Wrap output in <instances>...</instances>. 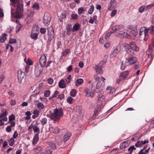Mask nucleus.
<instances>
[{"instance_id":"nucleus-40","label":"nucleus","mask_w":154,"mask_h":154,"mask_svg":"<svg viewBox=\"0 0 154 154\" xmlns=\"http://www.w3.org/2000/svg\"><path fill=\"white\" fill-rule=\"evenodd\" d=\"M48 143V144L53 149H55L56 148V145L54 143L52 142H49Z\"/></svg>"},{"instance_id":"nucleus-57","label":"nucleus","mask_w":154,"mask_h":154,"mask_svg":"<svg viewBox=\"0 0 154 154\" xmlns=\"http://www.w3.org/2000/svg\"><path fill=\"white\" fill-rule=\"evenodd\" d=\"M111 33H112L111 32H107L105 35V38L107 39L110 35Z\"/></svg>"},{"instance_id":"nucleus-36","label":"nucleus","mask_w":154,"mask_h":154,"mask_svg":"<svg viewBox=\"0 0 154 154\" xmlns=\"http://www.w3.org/2000/svg\"><path fill=\"white\" fill-rule=\"evenodd\" d=\"M38 134H36L35 135L33 139V144H36L38 140Z\"/></svg>"},{"instance_id":"nucleus-4","label":"nucleus","mask_w":154,"mask_h":154,"mask_svg":"<svg viewBox=\"0 0 154 154\" xmlns=\"http://www.w3.org/2000/svg\"><path fill=\"white\" fill-rule=\"evenodd\" d=\"M105 99V96L103 95V93L101 92H99L98 94V102L97 104L99 105V107L98 110L97 109V112L99 111L100 112L101 108L103 103L102 102L104 101Z\"/></svg>"},{"instance_id":"nucleus-25","label":"nucleus","mask_w":154,"mask_h":154,"mask_svg":"<svg viewBox=\"0 0 154 154\" xmlns=\"http://www.w3.org/2000/svg\"><path fill=\"white\" fill-rule=\"evenodd\" d=\"M59 86L60 88H64L66 87L65 82L62 79L59 83Z\"/></svg>"},{"instance_id":"nucleus-34","label":"nucleus","mask_w":154,"mask_h":154,"mask_svg":"<svg viewBox=\"0 0 154 154\" xmlns=\"http://www.w3.org/2000/svg\"><path fill=\"white\" fill-rule=\"evenodd\" d=\"M136 149V148L134 147V146H130L128 149V151L129 152V154H131L133 150Z\"/></svg>"},{"instance_id":"nucleus-33","label":"nucleus","mask_w":154,"mask_h":154,"mask_svg":"<svg viewBox=\"0 0 154 154\" xmlns=\"http://www.w3.org/2000/svg\"><path fill=\"white\" fill-rule=\"evenodd\" d=\"M42 148L40 147H37L33 149L34 151L36 154L38 153L39 152L42 151Z\"/></svg>"},{"instance_id":"nucleus-28","label":"nucleus","mask_w":154,"mask_h":154,"mask_svg":"<svg viewBox=\"0 0 154 154\" xmlns=\"http://www.w3.org/2000/svg\"><path fill=\"white\" fill-rule=\"evenodd\" d=\"M80 27V26L79 23L75 24L73 27L72 31L74 32L78 30Z\"/></svg>"},{"instance_id":"nucleus-13","label":"nucleus","mask_w":154,"mask_h":154,"mask_svg":"<svg viewBox=\"0 0 154 154\" xmlns=\"http://www.w3.org/2000/svg\"><path fill=\"white\" fill-rule=\"evenodd\" d=\"M94 84H92V87L91 88V91L92 92L90 93L88 92V88H86L85 89V91L86 93V96L87 97L90 96L91 97H92L94 96V91L95 88H93V86Z\"/></svg>"},{"instance_id":"nucleus-11","label":"nucleus","mask_w":154,"mask_h":154,"mask_svg":"<svg viewBox=\"0 0 154 154\" xmlns=\"http://www.w3.org/2000/svg\"><path fill=\"white\" fill-rule=\"evenodd\" d=\"M124 46L128 54L131 56H133L134 55V51L130 48V46H129V44L125 43Z\"/></svg>"},{"instance_id":"nucleus-53","label":"nucleus","mask_w":154,"mask_h":154,"mask_svg":"<svg viewBox=\"0 0 154 154\" xmlns=\"http://www.w3.org/2000/svg\"><path fill=\"white\" fill-rule=\"evenodd\" d=\"M71 79V75H69L67 77L66 81L67 82V83H70V81Z\"/></svg>"},{"instance_id":"nucleus-45","label":"nucleus","mask_w":154,"mask_h":154,"mask_svg":"<svg viewBox=\"0 0 154 154\" xmlns=\"http://www.w3.org/2000/svg\"><path fill=\"white\" fill-rule=\"evenodd\" d=\"M33 129L35 132L38 133L39 132V128L37 126L34 125Z\"/></svg>"},{"instance_id":"nucleus-3","label":"nucleus","mask_w":154,"mask_h":154,"mask_svg":"<svg viewBox=\"0 0 154 154\" xmlns=\"http://www.w3.org/2000/svg\"><path fill=\"white\" fill-rule=\"evenodd\" d=\"M149 27L148 29L145 27H142L140 29V35L144 37V39L146 41L149 37L148 33L150 34H152V32L151 33V30H149Z\"/></svg>"},{"instance_id":"nucleus-23","label":"nucleus","mask_w":154,"mask_h":154,"mask_svg":"<svg viewBox=\"0 0 154 154\" xmlns=\"http://www.w3.org/2000/svg\"><path fill=\"white\" fill-rule=\"evenodd\" d=\"M66 29L67 30V34L68 35H69L72 29V28L71 24H67L66 26Z\"/></svg>"},{"instance_id":"nucleus-56","label":"nucleus","mask_w":154,"mask_h":154,"mask_svg":"<svg viewBox=\"0 0 154 154\" xmlns=\"http://www.w3.org/2000/svg\"><path fill=\"white\" fill-rule=\"evenodd\" d=\"M144 11H145V7L143 6H141L139 8V11L140 13L143 12Z\"/></svg>"},{"instance_id":"nucleus-12","label":"nucleus","mask_w":154,"mask_h":154,"mask_svg":"<svg viewBox=\"0 0 154 154\" xmlns=\"http://www.w3.org/2000/svg\"><path fill=\"white\" fill-rule=\"evenodd\" d=\"M124 26L122 24L117 25L114 26L110 30V32L113 33L116 31L119 30L120 29H123Z\"/></svg>"},{"instance_id":"nucleus-29","label":"nucleus","mask_w":154,"mask_h":154,"mask_svg":"<svg viewBox=\"0 0 154 154\" xmlns=\"http://www.w3.org/2000/svg\"><path fill=\"white\" fill-rule=\"evenodd\" d=\"M7 35L6 34H3L0 37V42H4L6 40Z\"/></svg>"},{"instance_id":"nucleus-14","label":"nucleus","mask_w":154,"mask_h":154,"mask_svg":"<svg viewBox=\"0 0 154 154\" xmlns=\"http://www.w3.org/2000/svg\"><path fill=\"white\" fill-rule=\"evenodd\" d=\"M46 61V57L44 55L42 56L39 60L40 64L42 67H43L45 65Z\"/></svg>"},{"instance_id":"nucleus-64","label":"nucleus","mask_w":154,"mask_h":154,"mask_svg":"<svg viewBox=\"0 0 154 154\" xmlns=\"http://www.w3.org/2000/svg\"><path fill=\"white\" fill-rule=\"evenodd\" d=\"M72 18L73 19H76L78 17L77 14H73L72 15Z\"/></svg>"},{"instance_id":"nucleus-1","label":"nucleus","mask_w":154,"mask_h":154,"mask_svg":"<svg viewBox=\"0 0 154 154\" xmlns=\"http://www.w3.org/2000/svg\"><path fill=\"white\" fill-rule=\"evenodd\" d=\"M12 6L14 7H16V11L15 13H14L12 10L11 13L13 16L17 18H20L21 14L23 11V5L22 0H10Z\"/></svg>"},{"instance_id":"nucleus-27","label":"nucleus","mask_w":154,"mask_h":154,"mask_svg":"<svg viewBox=\"0 0 154 154\" xmlns=\"http://www.w3.org/2000/svg\"><path fill=\"white\" fill-rule=\"evenodd\" d=\"M129 145L128 143L126 141H124L121 143L120 146V148L123 149L128 146Z\"/></svg>"},{"instance_id":"nucleus-58","label":"nucleus","mask_w":154,"mask_h":154,"mask_svg":"<svg viewBox=\"0 0 154 154\" xmlns=\"http://www.w3.org/2000/svg\"><path fill=\"white\" fill-rule=\"evenodd\" d=\"M46 29L45 28H41L40 29V32L42 34H44L46 32Z\"/></svg>"},{"instance_id":"nucleus-49","label":"nucleus","mask_w":154,"mask_h":154,"mask_svg":"<svg viewBox=\"0 0 154 154\" xmlns=\"http://www.w3.org/2000/svg\"><path fill=\"white\" fill-rule=\"evenodd\" d=\"M84 11V9L83 8L81 7L79 8L78 9V12L79 14H81L82 12Z\"/></svg>"},{"instance_id":"nucleus-50","label":"nucleus","mask_w":154,"mask_h":154,"mask_svg":"<svg viewBox=\"0 0 154 154\" xmlns=\"http://www.w3.org/2000/svg\"><path fill=\"white\" fill-rule=\"evenodd\" d=\"M16 40L15 39L12 38L10 39L9 42V43L10 44H12L13 43H16Z\"/></svg>"},{"instance_id":"nucleus-19","label":"nucleus","mask_w":154,"mask_h":154,"mask_svg":"<svg viewBox=\"0 0 154 154\" xmlns=\"http://www.w3.org/2000/svg\"><path fill=\"white\" fill-rule=\"evenodd\" d=\"M148 140H146L143 141H139L135 144V146L137 147H140L143 145H144L146 143H148Z\"/></svg>"},{"instance_id":"nucleus-26","label":"nucleus","mask_w":154,"mask_h":154,"mask_svg":"<svg viewBox=\"0 0 154 154\" xmlns=\"http://www.w3.org/2000/svg\"><path fill=\"white\" fill-rule=\"evenodd\" d=\"M71 135V134L70 132H68L65 134L63 137V141L66 142L69 139Z\"/></svg>"},{"instance_id":"nucleus-44","label":"nucleus","mask_w":154,"mask_h":154,"mask_svg":"<svg viewBox=\"0 0 154 154\" xmlns=\"http://www.w3.org/2000/svg\"><path fill=\"white\" fill-rule=\"evenodd\" d=\"M58 94V91H55L54 95H52V96L50 97H49V99L51 100V99L55 97H56L57 95Z\"/></svg>"},{"instance_id":"nucleus-5","label":"nucleus","mask_w":154,"mask_h":154,"mask_svg":"<svg viewBox=\"0 0 154 154\" xmlns=\"http://www.w3.org/2000/svg\"><path fill=\"white\" fill-rule=\"evenodd\" d=\"M105 79L102 77L100 78L97 77V81H98L97 84V89H102L105 85L104 81Z\"/></svg>"},{"instance_id":"nucleus-38","label":"nucleus","mask_w":154,"mask_h":154,"mask_svg":"<svg viewBox=\"0 0 154 154\" xmlns=\"http://www.w3.org/2000/svg\"><path fill=\"white\" fill-rule=\"evenodd\" d=\"M96 16L95 15L93 17L90 18V19L89 21V22L91 23H94V21L96 20Z\"/></svg>"},{"instance_id":"nucleus-52","label":"nucleus","mask_w":154,"mask_h":154,"mask_svg":"<svg viewBox=\"0 0 154 154\" xmlns=\"http://www.w3.org/2000/svg\"><path fill=\"white\" fill-rule=\"evenodd\" d=\"M47 119L46 118L43 119L41 120L42 124L43 125H44L47 123Z\"/></svg>"},{"instance_id":"nucleus-9","label":"nucleus","mask_w":154,"mask_h":154,"mask_svg":"<svg viewBox=\"0 0 154 154\" xmlns=\"http://www.w3.org/2000/svg\"><path fill=\"white\" fill-rule=\"evenodd\" d=\"M48 35L49 40L51 41L54 36V32L53 27L50 26L48 28Z\"/></svg>"},{"instance_id":"nucleus-32","label":"nucleus","mask_w":154,"mask_h":154,"mask_svg":"<svg viewBox=\"0 0 154 154\" xmlns=\"http://www.w3.org/2000/svg\"><path fill=\"white\" fill-rule=\"evenodd\" d=\"M124 38L130 39L131 38V35L130 33L128 32H125L123 36Z\"/></svg>"},{"instance_id":"nucleus-59","label":"nucleus","mask_w":154,"mask_h":154,"mask_svg":"<svg viewBox=\"0 0 154 154\" xmlns=\"http://www.w3.org/2000/svg\"><path fill=\"white\" fill-rule=\"evenodd\" d=\"M116 12L117 11L116 10H113L111 14V16L112 17L114 16L116 14Z\"/></svg>"},{"instance_id":"nucleus-2","label":"nucleus","mask_w":154,"mask_h":154,"mask_svg":"<svg viewBox=\"0 0 154 154\" xmlns=\"http://www.w3.org/2000/svg\"><path fill=\"white\" fill-rule=\"evenodd\" d=\"M63 110L62 108H56L54 109V112L50 116V118L54 121L58 122L60 117L63 115Z\"/></svg>"},{"instance_id":"nucleus-16","label":"nucleus","mask_w":154,"mask_h":154,"mask_svg":"<svg viewBox=\"0 0 154 154\" xmlns=\"http://www.w3.org/2000/svg\"><path fill=\"white\" fill-rule=\"evenodd\" d=\"M7 114L6 110H5L4 112L0 115V121H6L7 120V118L6 117Z\"/></svg>"},{"instance_id":"nucleus-37","label":"nucleus","mask_w":154,"mask_h":154,"mask_svg":"<svg viewBox=\"0 0 154 154\" xmlns=\"http://www.w3.org/2000/svg\"><path fill=\"white\" fill-rule=\"evenodd\" d=\"M38 27L37 25H34L32 28V32H38Z\"/></svg>"},{"instance_id":"nucleus-8","label":"nucleus","mask_w":154,"mask_h":154,"mask_svg":"<svg viewBox=\"0 0 154 154\" xmlns=\"http://www.w3.org/2000/svg\"><path fill=\"white\" fill-rule=\"evenodd\" d=\"M137 59L135 57H128L126 59V61H125V63L127 65H128L130 64H133L135 63L137 61Z\"/></svg>"},{"instance_id":"nucleus-31","label":"nucleus","mask_w":154,"mask_h":154,"mask_svg":"<svg viewBox=\"0 0 154 154\" xmlns=\"http://www.w3.org/2000/svg\"><path fill=\"white\" fill-rule=\"evenodd\" d=\"M83 82V79H79L76 80V84L75 85L77 87L79 86V85H81Z\"/></svg>"},{"instance_id":"nucleus-46","label":"nucleus","mask_w":154,"mask_h":154,"mask_svg":"<svg viewBox=\"0 0 154 154\" xmlns=\"http://www.w3.org/2000/svg\"><path fill=\"white\" fill-rule=\"evenodd\" d=\"M8 141L9 143V145L11 146H12L14 144V140L12 138H11L10 139L8 140Z\"/></svg>"},{"instance_id":"nucleus-62","label":"nucleus","mask_w":154,"mask_h":154,"mask_svg":"<svg viewBox=\"0 0 154 154\" xmlns=\"http://www.w3.org/2000/svg\"><path fill=\"white\" fill-rule=\"evenodd\" d=\"M60 129L58 127H56L54 130V132L56 134H57L59 132Z\"/></svg>"},{"instance_id":"nucleus-47","label":"nucleus","mask_w":154,"mask_h":154,"mask_svg":"<svg viewBox=\"0 0 154 154\" xmlns=\"http://www.w3.org/2000/svg\"><path fill=\"white\" fill-rule=\"evenodd\" d=\"M15 119V116L13 114H12L10 116L9 118V121H12L14 120Z\"/></svg>"},{"instance_id":"nucleus-55","label":"nucleus","mask_w":154,"mask_h":154,"mask_svg":"<svg viewBox=\"0 0 154 154\" xmlns=\"http://www.w3.org/2000/svg\"><path fill=\"white\" fill-rule=\"evenodd\" d=\"M39 111L38 110H34L33 112V113L37 115L38 116L39 115Z\"/></svg>"},{"instance_id":"nucleus-42","label":"nucleus","mask_w":154,"mask_h":154,"mask_svg":"<svg viewBox=\"0 0 154 154\" xmlns=\"http://www.w3.org/2000/svg\"><path fill=\"white\" fill-rule=\"evenodd\" d=\"M76 91L75 89H73L70 93L71 95L73 97L75 96Z\"/></svg>"},{"instance_id":"nucleus-43","label":"nucleus","mask_w":154,"mask_h":154,"mask_svg":"<svg viewBox=\"0 0 154 154\" xmlns=\"http://www.w3.org/2000/svg\"><path fill=\"white\" fill-rule=\"evenodd\" d=\"M123 61H122L121 65V69L122 70H124L126 66H127L125 63L124 64H123Z\"/></svg>"},{"instance_id":"nucleus-15","label":"nucleus","mask_w":154,"mask_h":154,"mask_svg":"<svg viewBox=\"0 0 154 154\" xmlns=\"http://www.w3.org/2000/svg\"><path fill=\"white\" fill-rule=\"evenodd\" d=\"M152 42L153 43V45H149V48L148 49V52H149L148 54V57L149 58L150 57L151 58L152 57V46H154V37L152 38Z\"/></svg>"},{"instance_id":"nucleus-20","label":"nucleus","mask_w":154,"mask_h":154,"mask_svg":"<svg viewBox=\"0 0 154 154\" xmlns=\"http://www.w3.org/2000/svg\"><path fill=\"white\" fill-rule=\"evenodd\" d=\"M116 1L115 0H111L108 6V9L111 11L114 8Z\"/></svg>"},{"instance_id":"nucleus-51","label":"nucleus","mask_w":154,"mask_h":154,"mask_svg":"<svg viewBox=\"0 0 154 154\" xmlns=\"http://www.w3.org/2000/svg\"><path fill=\"white\" fill-rule=\"evenodd\" d=\"M33 8H34L35 9L37 10H38L39 9V7L38 4L36 3H35L33 4Z\"/></svg>"},{"instance_id":"nucleus-60","label":"nucleus","mask_w":154,"mask_h":154,"mask_svg":"<svg viewBox=\"0 0 154 154\" xmlns=\"http://www.w3.org/2000/svg\"><path fill=\"white\" fill-rule=\"evenodd\" d=\"M6 130L8 132H11V127L9 126H8L6 128Z\"/></svg>"},{"instance_id":"nucleus-22","label":"nucleus","mask_w":154,"mask_h":154,"mask_svg":"<svg viewBox=\"0 0 154 154\" xmlns=\"http://www.w3.org/2000/svg\"><path fill=\"white\" fill-rule=\"evenodd\" d=\"M42 67H35V71L36 76H38L41 74L42 71Z\"/></svg>"},{"instance_id":"nucleus-30","label":"nucleus","mask_w":154,"mask_h":154,"mask_svg":"<svg viewBox=\"0 0 154 154\" xmlns=\"http://www.w3.org/2000/svg\"><path fill=\"white\" fill-rule=\"evenodd\" d=\"M38 32H32L31 37V38L33 39H36L38 37Z\"/></svg>"},{"instance_id":"nucleus-54","label":"nucleus","mask_w":154,"mask_h":154,"mask_svg":"<svg viewBox=\"0 0 154 154\" xmlns=\"http://www.w3.org/2000/svg\"><path fill=\"white\" fill-rule=\"evenodd\" d=\"M50 94V91L49 90L46 91L44 93V95L45 96L48 97L49 96Z\"/></svg>"},{"instance_id":"nucleus-41","label":"nucleus","mask_w":154,"mask_h":154,"mask_svg":"<svg viewBox=\"0 0 154 154\" xmlns=\"http://www.w3.org/2000/svg\"><path fill=\"white\" fill-rule=\"evenodd\" d=\"M154 5V4H151L150 5H149L146 6H145V11H146L150 9L151 7H153Z\"/></svg>"},{"instance_id":"nucleus-17","label":"nucleus","mask_w":154,"mask_h":154,"mask_svg":"<svg viewBox=\"0 0 154 154\" xmlns=\"http://www.w3.org/2000/svg\"><path fill=\"white\" fill-rule=\"evenodd\" d=\"M129 45L130 46V48L134 51L137 52L139 51V47L136 46L134 42H131Z\"/></svg>"},{"instance_id":"nucleus-10","label":"nucleus","mask_w":154,"mask_h":154,"mask_svg":"<svg viewBox=\"0 0 154 154\" xmlns=\"http://www.w3.org/2000/svg\"><path fill=\"white\" fill-rule=\"evenodd\" d=\"M105 62L104 60L101 61L97 65V74L99 73L101 75L103 74L102 68L104 66Z\"/></svg>"},{"instance_id":"nucleus-6","label":"nucleus","mask_w":154,"mask_h":154,"mask_svg":"<svg viewBox=\"0 0 154 154\" xmlns=\"http://www.w3.org/2000/svg\"><path fill=\"white\" fill-rule=\"evenodd\" d=\"M51 19V16L50 14L46 13L45 14L43 18V22L45 25L48 26L50 23Z\"/></svg>"},{"instance_id":"nucleus-61","label":"nucleus","mask_w":154,"mask_h":154,"mask_svg":"<svg viewBox=\"0 0 154 154\" xmlns=\"http://www.w3.org/2000/svg\"><path fill=\"white\" fill-rule=\"evenodd\" d=\"M149 30H151L150 32L151 33L152 32V34L154 33V26H152L150 27H149Z\"/></svg>"},{"instance_id":"nucleus-24","label":"nucleus","mask_w":154,"mask_h":154,"mask_svg":"<svg viewBox=\"0 0 154 154\" xmlns=\"http://www.w3.org/2000/svg\"><path fill=\"white\" fill-rule=\"evenodd\" d=\"M119 51L117 48L115 49L113 51H112L111 53L112 57H114L116 56L119 53Z\"/></svg>"},{"instance_id":"nucleus-7","label":"nucleus","mask_w":154,"mask_h":154,"mask_svg":"<svg viewBox=\"0 0 154 154\" xmlns=\"http://www.w3.org/2000/svg\"><path fill=\"white\" fill-rule=\"evenodd\" d=\"M25 73L21 70L19 71L18 72L17 78L18 82L21 83L25 80Z\"/></svg>"},{"instance_id":"nucleus-18","label":"nucleus","mask_w":154,"mask_h":154,"mask_svg":"<svg viewBox=\"0 0 154 154\" xmlns=\"http://www.w3.org/2000/svg\"><path fill=\"white\" fill-rule=\"evenodd\" d=\"M82 107L81 106H78L75 107L74 109V111H75L77 113H79V115H81L83 112V111L82 110Z\"/></svg>"},{"instance_id":"nucleus-63","label":"nucleus","mask_w":154,"mask_h":154,"mask_svg":"<svg viewBox=\"0 0 154 154\" xmlns=\"http://www.w3.org/2000/svg\"><path fill=\"white\" fill-rule=\"evenodd\" d=\"M18 136V134L17 131H14V133L13 135V138L14 139H15Z\"/></svg>"},{"instance_id":"nucleus-39","label":"nucleus","mask_w":154,"mask_h":154,"mask_svg":"<svg viewBox=\"0 0 154 154\" xmlns=\"http://www.w3.org/2000/svg\"><path fill=\"white\" fill-rule=\"evenodd\" d=\"M37 106L38 109L40 110L42 109L44 107L43 104L41 103H39L37 105Z\"/></svg>"},{"instance_id":"nucleus-35","label":"nucleus","mask_w":154,"mask_h":154,"mask_svg":"<svg viewBox=\"0 0 154 154\" xmlns=\"http://www.w3.org/2000/svg\"><path fill=\"white\" fill-rule=\"evenodd\" d=\"M94 9V7L92 5L90 6V8L89 9L88 11V13L89 14H91L93 13Z\"/></svg>"},{"instance_id":"nucleus-48","label":"nucleus","mask_w":154,"mask_h":154,"mask_svg":"<svg viewBox=\"0 0 154 154\" xmlns=\"http://www.w3.org/2000/svg\"><path fill=\"white\" fill-rule=\"evenodd\" d=\"M73 98L70 97H69L67 100V102L69 104H71L72 103Z\"/></svg>"},{"instance_id":"nucleus-21","label":"nucleus","mask_w":154,"mask_h":154,"mask_svg":"<svg viewBox=\"0 0 154 154\" xmlns=\"http://www.w3.org/2000/svg\"><path fill=\"white\" fill-rule=\"evenodd\" d=\"M129 74V72L128 71H124L121 73L119 77L121 79L125 80L127 76Z\"/></svg>"}]
</instances>
